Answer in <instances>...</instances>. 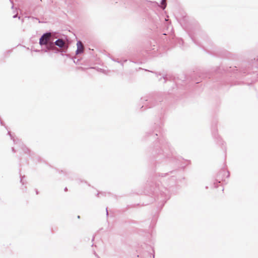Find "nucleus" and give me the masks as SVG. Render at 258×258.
Instances as JSON below:
<instances>
[{
  "mask_svg": "<svg viewBox=\"0 0 258 258\" xmlns=\"http://www.w3.org/2000/svg\"><path fill=\"white\" fill-rule=\"evenodd\" d=\"M8 134L10 136L11 139L13 141L14 144H18L22 150L26 153L29 152V149L21 143L18 139H15V137L11 134L10 131H8Z\"/></svg>",
  "mask_w": 258,
  "mask_h": 258,
  "instance_id": "1",
  "label": "nucleus"
},
{
  "mask_svg": "<svg viewBox=\"0 0 258 258\" xmlns=\"http://www.w3.org/2000/svg\"><path fill=\"white\" fill-rule=\"evenodd\" d=\"M51 33L46 32L44 33L39 39V44L41 46L45 45L50 42Z\"/></svg>",
  "mask_w": 258,
  "mask_h": 258,
  "instance_id": "2",
  "label": "nucleus"
},
{
  "mask_svg": "<svg viewBox=\"0 0 258 258\" xmlns=\"http://www.w3.org/2000/svg\"><path fill=\"white\" fill-rule=\"evenodd\" d=\"M55 46H57L60 48H66L68 49V46L66 44L64 41L62 39L58 38L54 42Z\"/></svg>",
  "mask_w": 258,
  "mask_h": 258,
  "instance_id": "3",
  "label": "nucleus"
},
{
  "mask_svg": "<svg viewBox=\"0 0 258 258\" xmlns=\"http://www.w3.org/2000/svg\"><path fill=\"white\" fill-rule=\"evenodd\" d=\"M162 147H164V149L162 150V152L164 156H166L168 158L170 157V155L172 154V151L170 149H169V146L168 145H162Z\"/></svg>",
  "mask_w": 258,
  "mask_h": 258,
  "instance_id": "4",
  "label": "nucleus"
},
{
  "mask_svg": "<svg viewBox=\"0 0 258 258\" xmlns=\"http://www.w3.org/2000/svg\"><path fill=\"white\" fill-rule=\"evenodd\" d=\"M77 49L76 51V54H79L83 53L84 51V45L81 41H78L77 43Z\"/></svg>",
  "mask_w": 258,
  "mask_h": 258,
  "instance_id": "5",
  "label": "nucleus"
},
{
  "mask_svg": "<svg viewBox=\"0 0 258 258\" xmlns=\"http://www.w3.org/2000/svg\"><path fill=\"white\" fill-rule=\"evenodd\" d=\"M227 177H228L229 176V173L228 172H227ZM225 173H226V171L224 170H221L220 171V172H219L216 178V180L218 181V183L220 182L221 180H222L223 179V177L221 176Z\"/></svg>",
  "mask_w": 258,
  "mask_h": 258,
  "instance_id": "6",
  "label": "nucleus"
},
{
  "mask_svg": "<svg viewBox=\"0 0 258 258\" xmlns=\"http://www.w3.org/2000/svg\"><path fill=\"white\" fill-rule=\"evenodd\" d=\"M46 49L44 50V52H47L48 50H51L54 48L55 46L54 42H49L47 44H45Z\"/></svg>",
  "mask_w": 258,
  "mask_h": 258,
  "instance_id": "7",
  "label": "nucleus"
},
{
  "mask_svg": "<svg viewBox=\"0 0 258 258\" xmlns=\"http://www.w3.org/2000/svg\"><path fill=\"white\" fill-rule=\"evenodd\" d=\"M161 5H162V6H161L163 10L165 9L166 6L165 0H162Z\"/></svg>",
  "mask_w": 258,
  "mask_h": 258,
  "instance_id": "8",
  "label": "nucleus"
},
{
  "mask_svg": "<svg viewBox=\"0 0 258 258\" xmlns=\"http://www.w3.org/2000/svg\"><path fill=\"white\" fill-rule=\"evenodd\" d=\"M52 50L54 51V53H58L59 52H60V50L58 48L56 47L55 46H54Z\"/></svg>",
  "mask_w": 258,
  "mask_h": 258,
  "instance_id": "9",
  "label": "nucleus"
},
{
  "mask_svg": "<svg viewBox=\"0 0 258 258\" xmlns=\"http://www.w3.org/2000/svg\"><path fill=\"white\" fill-rule=\"evenodd\" d=\"M100 195H101L103 196H106V193L101 192H99L97 194V196L98 197H99Z\"/></svg>",
  "mask_w": 258,
  "mask_h": 258,
  "instance_id": "10",
  "label": "nucleus"
},
{
  "mask_svg": "<svg viewBox=\"0 0 258 258\" xmlns=\"http://www.w3.org/2000/svg\"><path fill=\"white\" fill-rule=\"evenodd\" d=\"M126 61H127V60H126V59H125V60H124L123 61H121V60H120V62H119V63H120V64H121V65L122 66H123V63H124V62H126Z\"/></svg>",
  "mask_w": 258,
  "mask_h": 258,
  "instance_id": "11",
  "label": "nucleus"
},
{
  "mask_svg": "<svg viewBox=\"0 0 258 258\" xmlns=\"http://www.w3.org/2000/svg\"><path fill=\"white\" fill-rule=\"evenodd\" d=\"M25 177V176H23L22 177L21 176V182L22 183V184H24V182L23 181V178Z\"/></svg>",
  "mask_w": 258,
  "mask_h": 258,
  "instance_id": "12",
  "label": "nucleus"
},
{
  "mask_svg": "<svg viewBox=\"0 0 258 258\" xmlns=\"http://www.w3.org/2000/svg\"><path fill=\"white\" fill-rule=\"evenodd\" d=\"M111 59L114 61H115V62H120V61L119 60H118V59H114V58H111Z\"/></svg>",
  "mask_w": 258,
  "mask_h": 258,
  "instance_id": "13",
  "label": "nucleus"
},
{
  "mask_svg": "<svg viewBox=\"0 0 258 258\" xmlns=\"http://www.w3.org/2000/svg\"><path fill=\"white\" fill-rule=\"evenodd\" d=\"M63 49L62 50H60V52H67V49H66V48H62Z\"/></svg>",
  "mask_w": 258,
  "mask_h": 258,
  "instance_id": "14",
  "label": "nucleus"
},
{
  "mask_svg": "<svg viewBox=\"0 0 258 258\" xmlns=\"http://www.w3.org/2000/svg\"><path fill=\"white\" fill-rule=\"evenodd\" d=\"M163 79H164V83H165V82H166V80L167 79V77H166V76H165V77L163 76Z\"/></svg>",
  "mask_w": 258,
  "mask_h": 258,
  "instance_id": "15",
  "label": "nucleus"
},
{
  "mask_svg": "<svg viewBox=\"0 0 258 258\" xmlns=\"http://www.w3.org/2000/svg\"><path fill=\"white\" fill-rule=\"evenodd\" d=\"M178 42H179V44H180L181 43H183V41H182V39H180V40H178Z\"/></svg>",
  "mask_w": 258,
  "mask_h": 258,
  "instance_id": "16",
  "label": "nucleus"
},
{
  "mask_svg": "<svg viewBox=\"0 0 258 258\" xmlns=\"http://www.w3.org/2000/svg\"><path fill=\"white\" fill-rule=\"evenodd\" d=\"M214 184H215V187H218V183H214Z\"/></svg>",
  "mask_w": 258,
  "mask_h": 258,
  "instance_id": "17",
  "label": "nucleus"
},
{
  "mask_svg": "<svg viewBox=\"0 0 258 258\" xmlns=\"http://www.w3.org/2000/svg\"><path fill=\"white\" fill-rule=\"evenodd\" d=\"M17 17H18V15H17V14H16V15H15L13 17L14 18H17Z\"/></svg>",
  "mask_w": 258,
  "mask_h": 258,
  "instance_id": "18",
  "label": "nucleus"
},
{
  "mask_svg": "<svg viewBox=\"0 0 258 258\" xmlns=\"http://www.w3.org/2000/svg\"><path fill=\"white\" fill-rule=\"evenodd\" d=\"M94 254L95 255V256H96L97 258H99V257H98V256L97 254L96 253V252H95V251H94Z\"/></svg>",
  "mask_w": 258,
  "mask_h": 258,
  "instance_id": "19",
  "label": "nucleus"
},
{
  "mask_svg": "<svg viewBox=\"0 0 258 258\" xmlns=\"http://www.w3.org/2000/svg\"><path fill=\"white\" fill-rule=\"evenodd\" d=\"M12 151H13V152H14V153H15V152H16V151H15V150L14 148H13H13H12Z\"/></svg>",
  "mask_w": 258,
  "mask_h": 258,
  "instance_id": "20",
  "label": "nucleus"
},
{
  "mask_svg": "<svg viewBox=\"0 0 258 258\" xmlns=\"http://www.w3.org/2000/svg\"><path fill=\"white\" fill-rule=\"evenodd\" d=\"M106 215H108V212L107 208H106Z\"/></svg>",
  "mask_w": 258,
  "mask_h": 258,
  "instance_id": "21",
  "label": "nucleus"
},
{
  "mask_svg": "<svg viewBox=\"0 0 258 258\" xmlns=\"http://www.w3.org/2000/svg\"><path fill=\"white\" fill-rule=\"evenodd\" d=\"M152 106H153V105H150L149 106V108H150V107H152Z\"/></svg>",
  "mask_w": 258,
  "mask_h": 258,
  "instance_id": "22",
  "label": "nucleus"
},
{
  "mask_svg": "<svg viewBox=\"0 0 258 258\" xmlns=\"http://www.w3.org/2000/svg\"><path fill=\"white\" fill-rule=\"evenodd\" d=\"M67 190H68L67 187H65V188H64V190H65V191H67Z\"/></svg>",
  "mask_w": 258,
  "mask_h": 258,
  "instance_id": "23",
  "label": "nucleus"
},
{
  "mask_svg": "<svg viewBox=\"0 0 258 258\" xmlns=\"http://www.w3.org/2000/svg\"><path fill=\"white\" fill-rule=\"evenodd\" d=\"M35 51H36V52H39V51H40V50H35Z\"/></svg>",
  "mask_w": 258,
  "mask_h": 258,
  "instance_id": "24",
  "label": "nucleus"
},
{
  "mask_svg": "<svg viewBox=\"0 0 258 258\" xmlns=\"http://www.w3.org/2000/svg\"><path fill=\"white\" fill-rule=\"evenodd\" d=\"M144 100H145L146 102L148 101V99H144Z\"/></svg>",
  "mask_w": 258,
  "mask_h": 258,
  "instance_id": "25",
  "label": "nucleus"
},
{
  "mask_svg": "<svg viewBox=\"0 0 258 258\" xmlns=\"http://www.w3.org/2000/svg\"><path fill=\"white\" fill-rule=\"evenodd\" d=\"M156 136H158V134L157 133H155Z\"/></svg>",
  "mask_w": 258,
  "mask_h": 258,
  "instance_id": "26",
  "label": "nucleus"
},
{
  "mask_svg": "<svg viewBox=\"0 0 258 258\" xmlns=\"http://www.w3.org/2000/svg\"><path fill=\"white\" fill-rule=\"evenodd\" d=\"M191 39H192V40H193V41H195V40H194L193 38H191ZM194 42H195V43H196L195 41H194Z\"/></svg>",
  "mask_w": 258,
  "mask_h": 258,
  "instance_id": "27",
  "label": "nucleus"
}]
</instances>
